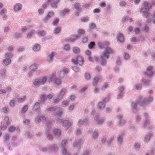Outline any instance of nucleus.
<instances>
[{"label": "nucleus", "mask_w": 155, "mask_h": 155, "mask_svg": "<svg viewBox=\"0 0 155 155\" xmlns=\"http://www.w3.org/2000/svg\"><path fill=\"white\" fill-rule=\"evenodd\" d=\"M30 120L29 119H24L23 121V124L26 125H28L30 124Z\"/></svg>", "instance_id": "864d4df0"}, {"label": "nucleus", "mask_w": 155, "mask_h": 155, "mask_svg": "<svg viewBox=\"0 0 155 155\" xmlns=\"http://www.w3.org/2000/svg\"><path fill=\"white\" fill-rule=\"evenodd\" d=\"M41 121H46V118L44 116H38L36 117L35 120V122L37 124L40 123Z\"/></svg>", "instance_id": "ddd939ff"}, {"label": "nucleus", "mask_w": 155, "mask_h": 155, "mask_svg": "<svg viewBox=\"0 0 155 155\" xmlns=\"http://www.w3.org/2000/svg\"><path fill=\"white\" fill-rule=\"evenodd\" d=\"M47 128L46 129L45 134L46 135V136L48 140H51L52 138L51 135L50 134H48L51 131V125L50 121H48L46 123Z\"/></svg>", "instance_id": "0eeeda50"}, {"label": "nucleus", "mask_w": 155, "mask_h": 155, "mask_svg": "<svg viewBox=\"0 0 155 155\" xmlns=\"http://www.w3.org/2000/svg\"><path fill=\"white\" fill-rule=\"evenodd\" d=\"M4 142L6 145H8L9 143V135L8 134H7L5 135Z\"/></svg>", "instance_id": "f704fd0d"}, {"label": "nucleus", "mask_w": 155, "mask_h": 155, "mask_svg": "<svg viewBox=\"0 0 155 155\" xmlns=\"http://www.w3.org/2000/svg\"><path fill=\"white\" fill-rule=\"evenodd\" d=\"M94 119L99 124H102L104 121V119L103 117H100L98 115L95 116Z\"/></svg>", "instance_id": "dca6fc26"}, {"label": "nucleus", "mask_w": 155, "mask_h": 155, "mask_svg": "<svg viewBox=\"0 0 155 155\" xmlns=\"http://www.w3.org/2000/svg\"><path fill=\"white\" fill-rule=\"evenodd\" d=\"M153 133L150 132L147 134L145 136L144 138V141L145 142H148L150 140L151 137H152Z\"/></svg>", "instance_id": "b1692460"}, {"label": "nucleus", "mask_w": 155, "mask_h": 155, "mask_svg": "<svg viewBox=\"0 0 155 155\" xmlns=\"http://www.w3.org/2000/svg\"><path fill=\"white\" fill-rule=\"evenodd\" d=\"M83 140L80 139L74 141L73 143V145L74 147H79L83 144Z\"/></svg>", "instance_id": "a211bd4d"}, {"label": "nucleus", "mask_w": 155, "mask_h": 155, "mask_svg": "<svg viewBox=\"0 0 155 155\" xmlns=\"http://www.w3.org/2000/svg\"><path fill=\"white\" fill-rule=\"evenodd\" d=\"M56 53L54 51L52 52L48 56L47 58V61L50 63L53 62L54 57L56 55Z\"/></svg>", "instance_id": "f8f14e48"}, {"label": "nucleus", "mask_w": 155, "mask_h": 155, "mask_svg": "<svg viewBox=\"0 0 155 155\" xmlns=\"http://www.w3.org/2000/svg\"><path fill=\"white\" fill-rule=\"evenodd\" d=\"M61 31V28H57L54 29V32L55 34H58Z\"/></svg>", "instance_id": "338daca9"}, {"label": "nucleus", "mask_w": 155, "mask_h": 155, "mask_svg": "<svg viewBox=\"0 0 155 155\" xmlns=\"http://www.w3.org/2000/svg\"><path fill=\"white\" fill-rule=\"evenodd\" d=\"M61 104L63 106H67L69 105V103L68 100H65L62 102Z\"/></svg>", "instance_id": "052dcab7"}, {"label": "nucleus", "mask_w": 155, "mask_h": 155, "mask_svg": "<svg viewBox=\"0 0 155 155\" xmlns=\"http://www.w3.org/2000/svg\"><path fill=\"white\" fill-rule=\"evenodd\" d=\"M131 109L133 111L134 113L137 112L138 111L137 104L135 102H133L131 105Z\"/></svg>", "instance_id": "393cba45"}, {"label": "nucleus", "mask_w": 155, "mask_h": 155, "mask_svg": "<svg viewBox=\"0 0 155 155\" xmlns=\"http://www.w3.org/2000/svg\"><path fill=\"white\" fill-rule=\"evenodd\" d=\"M150 118L145 119V120L143 123V127H145L148 125L150 122Z\"/></svg>", "instance_id": "79ce46f5"}, {"label": "nucleus", "mask_w": 155, "mask_h": 155, "mask_svg": "<svg viewBox=\"0 0 155 155\" xmlns=\"http://www.w3.org/2000/svg\"><path fill=\"white\" fill-rule=\"evenodd\" d=\"M59 19L58 18H56L52 22V24L54 25H56L59 22Z\"/></svg>", "instance_id": "0e129e2a"}, {"label": "nucleus", "mask_w": 155, "mask_h": 155, "mask_svg": "<svg viewBox=\"0 0 155 155\" xmlns=\"http://www.w3.org/2000/svg\"><path fill=\"white\" fill-rule=\"evenodd\" d=\"M84 76L85 79L88 80L90 78L91 76L89 72H87L85 73Z\"/></svg>", "instance_id": "5fc2aeb1"}, {"label": "nucleus", "mask_w": 155, "mask_h": 155, "mask_svg": "<svg viewBox=\"0 0 155 155\" xmlns=\"http://www.w3.org/2000/svg\"><path fill=\"white\" fill-rule=\"evenodd\" d=\"M143 116L145 118V119H149V118H150V115H149V114L146 112H145L143 113Z\"/></svg>", "instance_id": "e2e57ef3"}, {"label": "nucleus", "mask_w": 155, "mask_h": 155, "mask_svg": "<svg viewBox=\"0 0 155 155\" xmlns=\"http://www.w3.org/2000/svg\"><path fill=\"white\" fill-rule=\"evenodd\" d=\"M22 8V5L19 3L15 4L14 7V9L15 12H18L21 10Z\"/></svg>", "instance_id": "6ab92c4d"}, {"label": "nucleus", "mask_w": 155, "mask_h": 155, "mask_svg": "<svg viewBox=\"0 0 155 155\" xmlns=\"http://www.w3.org/2000/svg\"><path fill=\"white\" fill-rule=\"evenodd\" d=\"M10 124V122L9 120L8 117L7 116L5 117L3 121L1 122L0 130H3L6 129Z\"/></svg>", "instance_id": "39448f33"}, {"label": "nucleus", "mask_w": 155, "mask_h": 155, "mask_svg": "<svg viewBox=\"0 0 155 155\" xmlns=\"http://www.w3.org/2000/svg\"><path fill=\"white\" fill-rule=\"evenodd\" d=\"M8 131L9 132H12L15 130L16 132H18L20 130L18 128H16L14 126H11L8 129Z\"/></svg>", "instance_id": "72a5a7b5"}, {"label": "nucleus", "mask_w": 155, "mask_h": 155, "mask_svg": "<svg viewBox=\"0 0 155 155\" xmlns=\"http://www.w3.org/2000/svg\"><path fill=\"white\" fill-rule=\"evenodd\" d=\"M21 30L23 32H26L28 31L30 29L28 27L25 26L21 28Z\"/></svg>", "instance_id": "69168bd1"}, {"label": "nucleus", "mask_w": 155, "mask_h": 155, "mask_svg": "<svg viewBox=\"0 0 155 155\" xmlns=\"http://www.w3.org/2000/svg\"><path fill=\"white\" fill-rule=\"evenodd\" d=\"M40 47V45L39 44H37L34 46L32 49L34 51H38L39 50Z\"/></svg>", "instance_id": "a19ab883"}, {"label": "nucleus", "mask_w": 155, "mask_h": 155, "mask_svg": "<svg viewBox=\"0 0 155 155\" xmlns=\"http://www.w3.org/2000/svg\"><path fill=\"white\" fill-rule=\"evenodd\" d=\"M99 131L98 130H95L91 136V138L94 140L96 139L99 135Z\"/></svg>", "instance_id": "aec40b11"}, {"label": "nucleus", "mask_w": 155, "mask_h": 155, "mask_svg": "<svg viewBox=\"0 0 155 155\" xmlns=\"http://www.w3.org/2000/svg\"><path fill=\"white\" fill-rule=\"evenodd\" d=\"M14 37L17 38H21L22 37V36L20 33L16 32L14 34Z\"/></svg>", "instance_id": "09e8293b"}, {"label": "nucleus", "mask_w": 155, "mask_h": 155, "mask_svg": "<svg viewBox=\"0 0 155 155\" xmlns=\"http://www.w3.org/2000/svg\"><path fill=\"white\" fill-rule=\"evenodd\" d=\"M6 70L5 68H3L0 70V75L2 78H5L6 76Z\"/></svg>", "instance_id": "cd10ccee"}, {"label": "nucleus", "mask_w": 155, "mask_h": 155, "mask_svg": "<svg viewBox=\"0 0 155 155\" xmlns=\"http://www.w3.org/2000/svg\"><path fill=\"white\" fill-rule=\"evenodd\" d=\"M74 7L79 12H80L82 10V8L81 6H80L79 3H75L74 5Z\"/></svg>", "instance_id": "c03bdc74"}, {"label": "nucleus", "mask_w": 155, "mask_h": 155, "mask_svg": "<svg viewBox=\"0 0 155 155\" xmlns=\"http://www.w3.org/2000/svg\"><path fill=\"white\" fill-rule=\"evenodd\" d=\"M11 62V60L10 58H6L3 60L2 64H4L6 66H8Z\"/></svg>", "instance_id": "c85d7f7f"}, {"label": "nucleus", "mask_w": 155, "mask_h": 155, "mask_svg": "<svg viewBox=\"0 0 155 155\" xmlns=\"http://www.w3.org/2000/svg\"><path fill=\"white\" fill-rule=\"evenodd\" d=\"M77 60L74 59H72V62H73L74 64H78L80 65L84 63V59L82 56L81 55H78L76 58Z\"/></svg>", "instance_id": "6e6552de"}, {"label": "nucleus", "mask_w": 155, "mask_h": 155, "mask_svg": "<svg viewBox=\"0 0 155 155\" xmlns=\"http://www.w3.org/2000/svg\"><path fill=\"white\" fill-rule=\"evenodd\" d=\"M30 31L31 32L28 33V34L27 37L28 38H31L33 34L35 32V31L33 29L31 30Z\"/></svg>", "instance_id": "6e6d98bb"}, {"label": "nucleus", "mask_w": 155, "mask_h": 155, "mask_svg": "<svg viewBox=\"0 0 155 155\" xmlns=\"http://www.w3.org/2000/svg\"><path fill=\"white\" fill-rule=\"evenodd\" d=\"M38 66L35 63L31 64L30 67V69L33 71H36L38 70Z\"/></svg>", "instance_id": "2f4dec72"}, {"label": "nucleus", "mask_w": 155, "mask_h": 155, "mask_svg": "<svg viewBox=\"0 0 155 155\" xmlns=\"http://www.w3.org/2000/svg\"><path fill=\"white\" fill-rule=\"evenodd\" d=\"M54 14V13L52 12H49L46 18L44 20V22H47L53 16Z\"/></svg>", "instance_id": "412c9836"}, {"label": "nucleus", "mask_w": 155, "mask_h": 155, "mask_svg": "<svg viewBox=\"0 0 155 155\" xmlns=\"http://www.w3.org/2000/svg\"><path fill=\"white\" fill-rule=\"evenodd\" d=\"M54 134L57 136H59L61 134V130L55 128L53 131Z\"/></svg>", "instance_id": "e433bc0d"}, {"label": "nucleus", "mask_w": 155, "mask_h": 155, "mask_svg": "<svg viewBox=\"0 0 155 155\" xmlns=\"http://www.w3.org/2000/svg\"><path fill=\"white\" fill-rule=\"evenodd\" d=\"M80 35H77L75 36H72L71 37L66 38L65 40L68 42L73 41L76 40L77 38H79Z\"/></svg>", "instance_id": "f3484780"}, {"label": "nucleus", "mask_w": 155, "mask_h": 155, "mask_svg": "<svg viewBox=\"0 0 155 155\" xmlns=\"http://www.w3.org/2000/svg\"><path fill=\"white\" fill-rule=\"evenodd\" d=\"M117 142L119 145L121 144L123 141L122 136L120 135H118L117 137Z\"/></svg>", "instance_id": "7c9ffc66"}, {"label": "nucleus", "mask_w": 155, "mask_h": 155, "mask_svg": "<svg viewBox=\"0 0 155 155\" xmlns=\"http://www.w3.org/2000/svg\"><path fill=\"white\" fill-rule=\"evenodd\" d=\"M48 77L47 76H45L40 79L41 83L42 85L44 84L46 82L48 79Z\"/></svg>", "instance_id": "58836bf2"}, {"label": "nucleus", "mask_w": 155, "mask_h": 155, "mask_svg": "<svg viewBox=\"0 0 155 155\" xmlns=\"http://www.w3.org/2000/svg\"><path fill=\"white\" fill-rule=\"evenodd\" d=\"M73 51L75 53H78L80 52V50L78 47H76L73 48Z\"/></svg>", "instance_id": "603ef678"}, {"label": "nucleus", "mask_w": 155, "mask_h": 155, "mask_svg": "<svg viewBox=\"0 0 155 155\" xmlns=\"http://www.w3.org/2000/svg\"><path fill=\"white\" fill-rule=\"evenodd\" d=\"M153 97L152 95L144 98L142 95H139L137 99V101L140 105H144L151 103L153 101Z\"/></svg>", "instance_id": "f03ea898"}, {"label": "nucleus", "mask_w": 155, "mask_h": 155, "mask_svg": "<svg viewBox=\"0 0 155 155\" xmlns=\"http://www.w3.org/2000/svg\"><path fill=\"white\" fill-rule=\"evenodd\" d=\"M73 123L72 120H65L63 122L62 125L63 127L68 129L72 125Z\"/></svg>", "instance_id": "9d476101"}, {"label": "nucleus", "mask_w": 155, "mask_h": 155, "mask_svg": "<svg viewBox=\"0 0 155 155\" xmlns=\"http://www.w3.org/2000/svg\"><path fill=\"white\" fill-rule=\"evenodd\" d=\"M82 132L81 129L80 128L77 129L75 131V134L77 135H79L81 134Z\"/></svg>", "instance_id": "13d9d810"}, {"label": "nucleus", "mask_w": 155, "mask_h": 155, "mask_svg": "<svg viewBox=\"0 0 155 155\" xmlns=\"http://www.w3.org/2000/svg\"><path fill=\"white\" fill-rule=\"evenodd\" d=\"M28 109V106L26 105L21 110V114L25 113L27 110Z\"/></svg>", "instance_id": "680f3d73"}, {"label": "nucleus", "mask_w": 155, "mask_h": 155, "mask_svg": "<svg viewBox=\"0 0 155 155\" xmlns=\"http://www.w3.org/2000/svg\"><path fill=\"white\" fill-rule=\"evenodd\" d=\"M47 99V97L46 95L42 94L40 97V99L41 102L40 103V104H44L46 100Z\"/></svg>", "instance_id": "473e14b6"}, {"label": "nucleus", "mask_w": 155, "mask_h": 155, "mask_svg": "<svg viewBox=\"0 0 155 155\" xmlns=\"http://www.w3.org/2000/svg\"><path fill=\"white\" fill-rule=\"evenodd\" d=\"M68 69L66 68H63L62 69L59 70L58 71V75L60 78H63L64 76V75L68 72Z\"/></svg>", "instance_id": "1a4fd4ad"}, {"label": "nucleus", "mask_w": 155, "mask_h": 155, "mask_svg": "<svg viewBox=\"0 0 155 155\" xmlns=\"http://www.w3.org/2000/svg\"><path fill=\"white\" fill-rule=\"evenodd\" d=\"M143 4L144 6V8H142L140 10V12L142 14V15L145 18H147V21L148 22H150L151 20L149 18L150 14L148 11L149 10V6L150 7V5H149L147 2H143Z\"/></svg>", "instance_id": "7ed1b4c3"}, {"label": "nucleus", "mask_w": 155, "mask_h": 155, "mask_svg": "<svg viewBox=\"0 0 155 155\" xmlns=\"http://www.w3.org/2000/svg\"><path fill=\"white\" fill-rule=\"evenodd\" d=\"M15 101L13 100H12L10 101L9 102V104L10 107L13 108L15 106Z\"/></svg>", "instance_id": "8fccbe9b"}, {"label": "nucleus", "mask_w": 155, "mask_h": 155, "mask_svg": "<svg viewBox=\"0 0 155 155\" xmlns=\"http://www.w3.org/2000/svg\"><path fill=\"white\" fill-rule=\"evenodd\" d=\"M33 85L35 87H38L39 86L42 85L40 79L38 78L35 79L33 82Z\"/></svg>", "instance_id": "bb28decb"}, {"label": "nucleus", "mask_w": 155, "mask_h": 155, "mask_svg": "<svg viewBox=\"0 0 155 155\" xmlns=\"http://www.w3.org/2000/svg\"><path fill=\"white\" fill-rule=\"evenodd\" d=\"M40 104V103L36 102L33 106L32 109L33 110L40 112V108L39 106Z\"/></svg>", "instance_id": "4be33fe9"}, {"label": "nucleus", "mask_w": 155, "mask_h": 155, "mask_svg": "<svg viewBox=\"0 0 155 155\" xmlns=\"http://www.w3.org/2000/svg\"><path fill=\"white\" fill-rule=\"evenodd\" d=\"M112 53V51L110 48L107 47L105 48L100 58L101 65H104L106 64L107 61L106 59L108 58L109 55Z\"/></svg>", "instance_id": "f257e3e1"}, {"label": "nucleus", "mask_w": 155, "mask_h": 155, "mask_svg": "<svg viewBox=\"0 0 155 155\" xmlns=\"http://www.w3.org/2000/svg\"><path fill=\"white\" fill-rule=\"evenodd\" d=\"M48 81L49 83L53 82L54 83L58 85L61 84V80L56 78L55 74H53L48 78Z\"/></svg>", "instance_id": "423d86ee"}, {"label": "nucleus", "mask_w": 155, "mask_h": 155, "mask_svg": "<svg viewBox=\"0 0 155 155\" xmlns=\"http://www.w3.org/2000/svg\"><path fill=\"white\" fill-rule=\"evenodd\" d=\"M66 91V89L65 88H63L60 91L58 96V97H59L60 98L62 99Z\"/></svg>", "instance_id": "c756f323"}, {"label": "nucleus", "mask_w": 155, "mask_h": 155, "mask_svg": "<svg viewBox=\"0 0 155 155\" xmlns=\"http://www.w3.org/2000/svg\"><path fill=\"white\" fill-rule=\"evenodd\" d=\"M81 21L83 22H87L89 21L88 17L87 16L82 17L81 18Z\"/></svg>", "instance_id": "774afa93"}, {"label": "nucleus", "mask_w": 155, "mask_h": 155, "mask_svg": "<svg viewBox=\"0 0 155 155\" xmlns=\"http://www.w3.org/2000/svg\"><path fill=\"white\" fill-rule=\"evenodd\" d=\"M56 110V108L55 107H51L47 108L46 110L48 112H50L52 111H55Z\"/></svg>", "instance_id": "49530a36"}, {"label": "nucleus", "mask_w": 155, "mask_h": 155, "mask_svg": "<svg viewBox=\"0 0 155 155\" xmlns=\"http://www.w3.org/2000/svg\"><path fill=\"white\" fill-rule=\"evenodd\" d=\"M70 10L68 8H64L63 10L61 11L59 13L61 15L63 16L65 15H68L70 12Z\"/></svg>", "instance_id": "a878e982"}, {"label": "nucleus", "mask_w": 155, "mask_h": 155, "mask_svg": "<svg viewBox=\"0 0 155 155\" xmlns=\"http://www.w3.org/2000/svg\"><path fill=\"white\" fill-rule=\"evenodd\" d=\"M117 41L120 43H123L124 41V38L123 35L121 34H119L117 38Z\"/></svg>", "instance_id": "c9c22d12"}, {"label": "nucleus", "mask_w": 155, "mask_h": 155, "mask_svg": "<svg viewBox=\"0 0 155 155\" xmlns=\"http://www.w3.org/2000/svg\"><path fill=\"white\" fill-rule=\"evenodd\" d=\"M105 104L103 101H100L98 104L97 106L100 109H103L105 107Z\"/></svg>", "instance_id": "4c0bfd02"}, {"label": "nucleus", "mask_w": 155, "mask_h": 155, "mask_svg": "<svg viewBox=\"0 0 155 155\" xmlns=\"http://www.w3.org/2000/svg\"><path fill=\"white\" fill-rule=\"evenodd\" d=\"M13 54L12 53L8 52L5 54V56L6 58H12L13 56Z\"/></svg>", "instance_id": "ea45409f"}, {"label": "nucleus", "mask_w": 155, "mask_h": 155, "mask_svg": "<svg viewBox=\"0 0 155 155\" xmlns=\"http://www.w3.org/2000/svg\"><path fill=\"white\" fill-rule=\"evenodd\" d=\"M88 121V120L86 118L80 119L79 120L77 125L79 127H81L84 124L87 123Z\"/></svg>", "instance_id": "4468645a"}, {"label": "nucleus", "mask_w": 155, "mask_h": 155, "mask_svg": "<svg viewBox=\"0 0 155 155\" xmlns=\"http://www.w3.org/2000/svg\"><path fill=\"white\" fill-rule=\"evenodd\" d=\"M59 0H48L49 2H50V5L52 8H56L58 7V3Z\"/></svg>", "instance_id": "2eb2a0df"}, {"label": "nucleus", "mask_w": 155, "mask_h": 155, "mask_svg": "<svg viewBox=\"0 0 155 155\" xmlns=\"http://www.w3.org/2000/svg\"><path fill=\"white\" fill-rule=\"evenodd\" d=\"M127 4V3L126 2L123 1H121L119 3V6L121 7H125Z\"/></svg>", "instance_id": "3c124183"}, {"label": "nucleus", "mask_w": 155, "mask_h": 155, "mask_svg": "<svg viewBox=\"0 0 155 155\" xmlns=\"http://www.w3.org/2000/svg\"><path fill=\"white\" fill-rule=\"evenodd\" d=\"M9 109L8 107H5L2 108V111L4 114L8 113L9 111Z\"/></svg>", "instance_id": "de8ad7c7"}, {"label": "nucleus", "mask_w": 155, "mask_h": 155, "mask_svg": "<svg viewBox=\"0 0 155 155\" xmlns=\"http://www.w3.org/2000/svg\"><path fill=\"white\" fill-rule=\"evenodd\" d=\"M142 81L144 83L145 85L148 86L150 84V81L149 80L143 79Z\"/></svg>", "instance_id": "a18cd8bd"}, {"label": "nucleus", "mask_w": 155, "mask_h": 155, "mask_svg": "<svg viewBox=\"0 0 155 155\" xmlns=\"http://www.w3.org/2000/svg\"><path fill=\"white\" fill-rule=\"evenodd\" d=\"M61 99L59 97H58L53 99V102L55 104H58L59 103Z\"/></svg>", "instance_id": "bf43d9fd"}, {"label": "nucleus", "mask_w": 155, "mask_h": 155, "mask_svg": "<svg viewBox=\"0 0 155 155\" xmlns=\"http://www.w3.org/2000/svg\"><path fill=\"white\" fill-rule=\"evenodd\" d=\"M117 117L119 120V124L121 125H122L126 123V121L124 119H122L123 115L121 114H119L117 115Z\"/></svg>", "instance_id": "5701e85b"}, {"label": "nucleus", "mask_w": 155, "mask_h": 155, "mask_svg": "<svg viewBox=\"0 0 155 155\" xmlns=\"http://www.w3.org/2000/svg\"><path fill=\"white\" fill-rule=\"evenodd\" d=\"M101 10V8L100 7L97 8L93 10V12L94 13H100Z\"/></svg>", "instance_id": "4d7b16f0"}, {"label": "nucleus", "mask_w": 155, "mask_h": 155, "mask_svg": "<svg viewBox=\"0 0 155 155\" xmlns=\"http://www.w3.org/2000/svg\"><path fill=\"white\" fill-rule=\"evenodd\" d=\"M145 74L149 77H151L153 75V68L151 66H149L147 68Z\"/></svg>", "instance_id": "9b49d317"}, {"label": "nucleus", "mask_w": 155, "mask_h": 155, "mask_svg": "<svg viewBox=\"0 0 155 155\" xmlns=\"http://www.w3.org/2000/svg\"><path fill=\"white\" fill-rule=\"evenodd\" d=\"M123 57L125 60H128L130 57V55L127 52H125L123 54Z\"/></svg>", "instance_id": "37998d69"}, {"label": "nucleus", "mask_w": 155, "mask_h": 155, "mask_svg": "<svg viewBox=\"0 0 155 155\" xmlns=\"http://www.w3.org/2000/svg\"><path fill=\"white\" fill-rule=\"evenodd\" d=\"M68 146L67 143V140L66 139H64L61 142V153L63 155H70V153L68 150Z\"/></svg>", "instance_id": "20e7f679"}]
</instances>
